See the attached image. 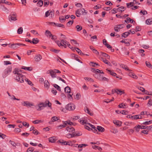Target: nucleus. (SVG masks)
I'll use <instances>...</instances> for the list:
<instances>
[{
  "mask_svg": "<svg viewBox=\"0 0 152 152\" xmlns=\"http://www.w3.org/2000/svg\"><path fill=\"white\" fill-rule=\"evenodd\" d=\"M23 31V29L22 27H20L18 28L17 30V33L18 34H21Z\"/></svg>",
  "mask_w": 152,
  "mask_h": 152,
  "instance_id": "obj_36",
  "label": "nucleus"
},
{
  "mask_svg": "<svg viewBox=\"0 0 152 152\" xmlns=\"http://www.w3.org/2000/svg\"><path fill=\"white\" fill-rule=\"evenodd\" d=\"M66 137L68 138L73 137H74L73 133H72V134H68L66 135Z\"/></svg>",
  "mask_w": 152,
  "mask_h": 152,
  "instance_id": "obj_47",
  "label": "nucleus"
},
{
  "mask_svg": "<svg viewBox=\"0 0 152 152\" xmlns=\"http://www.w3.org/2000/svg\"><path fill=\"white\" fill-rule=\"evenodd\" d=\"M25 45L21 43H16L15 44H13L11 45H10L9 47L10 48H12L14 49H16L17 48H18V46L20 45Z\"/></svg>",
  "mask_w": 152,
  "mask_h": 152,
  "instance_id": "obj_7",
  "label": "nucleus"
},
{
  "mask_svg": "<svg viewBox=\"0 0 152 152\" xmlns=\"http://www.w3.org/2000/svg\"><path fill=\"white\" fill-rule=\"evenodd\" d=\"M58 120V117L56 116L53 117L51 119L50 121L49 122V123H51L52 122L56 121Z\"/></svg>",
  "mask_w": 152,
  "mask_h": 152,
  "instance_id": "obj_19",
  "label": "nucleus"
},
{
  "mask_svg": "<svg viewBox=\"0 0 152 152\" xmlns=\"http://www.w3.org/2000/svg\"><path fill=\"white\" fill-rule=\"evenodd\" d=\"M22 69H24L26 70H28L29 71H31L32 70V67H27L26 66H23V67L21 68Z\"/></svg>",
  "mask_w": 152,
  "mask_h": 152,
  "instance_id": "obj_20",
  "label": "nucleus"
},
{
  "mask_svg": "<svg viewBox=\"0 0 152 152\" xmlns=\"http://www.w3.org/2000/svg\"><path fill=\"white\" fill-rule=\"evenodd\" d=\"M96 129H98L99 132H103L104 131V129L103 127L99 126H97Z\"/></svg>",
  "mask_w": 152,
  "mask_h": 152,
  "instance_id": "obj_22",
  "label": "nucleus"
},
{
  "mask_svg": "<svg viewBox=\"0 0 152 152\" xmlns=\"http://www.w3.org/2000/svg\"><path fill=\"white\" fill-rule=\"evenodd\" d=\"M100 53L104 57H105L107 59H109L110 58V56L108 54H107L106 53H104L103 52H100Z\"/></svg>",
  "mask_w": 152,
  "mask_h": 152,
  "instance_id": "obj_32",
  "label": "nucleus"
},
{
  "mask_svg": "<svg viewBox=\"0 0 152 152\" xmlns=\"http://www.w3.org/2000/svg\"><path fill=\"white\" fill-rule=\"evenodd\" d=\"M124 7H118V8L117 9V10L118 11L120 12V11H124Z\"/></svg>",
  "mask_w": 152,
  "mask_h": 152,
  "instance_id": "obj_45",
  "label": "nucleus"
},
{
  "mask_svg": "<svg viewBox=\"0 0 152 152\" xmlns=\"http://www.w3.org/2000/svg\"><path fill=\"white\" fill-rule=\"evenodd\" d=\"M113 123L119 127L121 126L122 122L120 121H113Z\"/></svg>",
  "mask_w": 152,
  "mask_h": 152,
  "instance_id": "obj_23",
  "label": "nucleus"
},
{
  "mask_svg": "<svg viewBox=\"0 0 152 152\" xmlns=\"http://www.w3.org/2000/svg\"><path fill=\"white\" fill-rule=\"evenodd\" d=\"M66 109L69 110H74L75 108V105L72 103H69L66 105Z\"/></svg>",
  "mask_w": 152,
  "mask_h": 152,
  "instance_id": "obj_5",
  "label": "nucleus"
},
{
  "mask_svg": "<svg viewBox=\"0 0 152 152\" xmlns=\"http://www.w3.org/2000/svg\"><path fill=\"white\" fill-rule=\"evenodd\" d=\"M9 20L10 21H16L17 20V15L15 12H11L9 16Z\"/></svg>",
  "mask_w": 152,
  "mask_h": 152,
  "instance_id": "obj_3",
  "label": "nucleus"
},
{
  "mask_svg": "<svg viewBox=\"0 0 152 152\" xmlns=\"http://www.w3.org/2000/svg\"><path fill=\"white\" fill-rule=\"evenodd\" d=\"M124 25L123 24H121L115 25L114 27V29L115 31H119V29L120 28H123L124 27Z\"/></svg>",
  "mask_w": 152,
  "mask_h": 152,
  "instance_id": "obj_11",
  "label": "nucleus"
},
{
  "mask_svg": "<svg viewBox=\"0 0 152 152\" xmlns=\"http://www.w3.org/2000/svg\"><path fill=\"white\" fill-rule=\"evenodd\" d=\"M39 42V40L37 39L33 38L31 41V43L34 44H36L38 43Z\"/></svg>",
  "mask_w": 152,
  "mask_h": 152,
  "instance_id": "obj_33",
  "label": "nucleus"
},
{
  "mask_svg": "<svg viewBox=\"0 0 152 152\" xmlns=\"http://www.w3.org/2000/svg\"><path fill=\"white\" fill-rule=\"evenodd\" d=\"M146 23L148 25H151L152 24V18L147 19L146 20Z\"/></svg>",
  "mask_w": 152,
  "mask_h": 152,
  "instance_id": "obj_31",
  "label": "nucleus"
},
{
  "mask_svg": "<svg viewBox=\"0 0 152 152\" xmlns=\"http://www.w3.org/2000/svg\"><path fill=\"white\" fill-rule=\"evenodd\" d=\"M64 124H65L66 126L67 124L69 125L70 126H71L72 125H74L73 123L72 122H70L69 121H65L64 122Z\"/></svg>",
  "mask_w": 152,
  "mask_h": 152,
  "instance_id": "obj_29",
  "label": "nucleus"
},
{
  "mask_svg": "<svg viewBox=\"0 0 152 152\" xmlns=\"http://www.w3.org/2000/svg\"><path fill=\"white\" fill-rule=\"evenodd\" d=\"M87 145H88L86 144H82L78 145V146H77V147L81 148L83 147V146L86 147Z\"/></svg>",
  "mask_w": 152,
  "mask_h": 152,
  "instance_id": "obj_53",
  "label": "nucleus"
},
{
  "mask_svg": "<svg viewBox=\"0 0 152 152\" xmlns=\"http://www.w3.org/2000/svg\"><path fill=\"white\" fill-rule=\"evenodd\" d=\"M59 20L61 23L63 22V21H65L66 20V18H64L63 16H61L59 18Z\"/></svg>",
  "mask_w": 152,
  "mask_h": 152,
  "instance_id": "obj_49",
  "label": "nucleus"
},
{
  "mask_svg": "<svg viewBox=\"0 0 152 152\" xmlns=\"http://www.w3.org/2000/svg\"><path fill=\"white\" fill-rule=\"evenodd\" d=\"M146 66L149 68H151L152 69V66L151 64L149 62L147 61L145 62Z\"/></svg>",
  "mask_w": 152,
  "mask_h": 152,
  "instance_id": "obj_46",
  "label": "nucleus"
},
{
  "mask_svg": "<svg viewBox=\"0 0 152 152\" xmlns=\"http://www.w3.org/2000/svg\"><path fill=\"white\" fill-rule=\"evenodd\" d=\"M65 91L67 93H70V88L69 86L66 87L64 89Z\"/></svg>",
  "mask_w": 152,
  "mask_h": 152,
  "instance_id": "obj_34",
  "label": "nucleus"
},
{
  "mask_svg": "<svg viewBox=\"0 0 152 152\" xmlns=\"http://www.w3.org/2000/svg\"><path fill=\"white\" fill-rule=\"evenodd\" d=\"M87 14L85 12V10L84 8L79 9L77 10L75 12V14L77 17H79L81 14L85 15Z\"/></svg>",
  "mask_w": 152,
  "mask_h": 152,
  "instance_id": "obj_4",
  "label": "nucleus"
},
{
  "mask_svg": "<svg viewBox=\"0 0 152 152\" xmlns=\"http://www.w3.org/2000/svg\"><path fill=\"white\" fill-rule=\"evenodd\" d=\"M85 111L88 114L91 116H92L93 115V112L89 111L88 108L87 107H86L85 108Z\"/></svg>",
  "mask_w": 152,
  "mask_h": 152,
  "instance_id": "obj_15",
  "label": "nucleus"
},
{
  "mask_svg": "<svg viewBox=\"0 0 152 152\" xmlns=\"http://www.w3.org/2000/svg\"><path fill=\"white\" fill-rule=\"evenodd\" d=\"M13 73L16 75V80L17 81L20 83L24 82V79H25V77L22 75L21 70L16 68L14 69Z\"/></svg>",
  "mask_w": 152,
  "mask_h": 152,
  "instance_id": "obj_1",
  "label": "nucleus"
},
{
  "mask_svg": "<svg viewBox=\"0 0 152 152\" xmlns=\"http://www.w3.org/2000/svg\"><path fill=\"white\" fill-rule=\"evenodd\" d=\"M50 84L48 80H45L44 83V86L45 87L49 88V87Z\"/></svg>",
  "mask_w": 152,
  "mask_h": 152,
  "instance_id": "obj_27",
  "label": "nucleus"
},
{
  "mask_svg": "<svg viewBox=\"0 0 152 152\" xmlns=\"http://www.w3.org/2000/svg\"><path fill=\"white\" fill-rule=\"evenodd\" d=\"M152 123V121L150 120L149 121H146L143 122L142 123V124H145V125H148L151 124Z\"/></svg>",
  "mask_w": 152,
  "mask_h": 152,
  "instance_id": "obj_43",
  "label": "nucleus"
},
{
  "mask_svg": "<svg viewBox=\"0 0 152 152\" xmlns=\"http://www.w3.org/2000/svg\"><path fill=\"white\" fill-rule=\"evenodd\" d=\"M66 130L69 132L71 133H74L75 132V129L71 126H67L66 128Z\"/></svg>",
  "mask_w": 152,
  "mask_h": 152,
  "instance_id": "obj_10",
  "label": "nucleus"
},
{
  "mask_svg": "<svg viewBox=\"0 0 152 152\" xmlns=\"http://www.w3.org/2000/svg\"><path fill=\"white\" fill-rule=\"evenodd\" d=\"M74 22L73 20H70L68 22L66 23V25L68 26H69L70 24L72 25Z\"/></svg>",
  "mask_w": 152,
  "mask_h": 152,
  "instance_id": "obj_56",
  "label": "nucleus"
},
{
  "mask_svg": "<svg viewBox=\"0 0 152 152\" xmlns=\"http://www.w3.org/2000/svg\"><path fill=\"white\" fill-rule=\"evenodd\" d=\"M73 134L75 137V136H81L82 135V133L81 132H76L75 133L74 132Z\"/></svg>",
  "mask_w": 152,
  "mask_h": 152,
  "instance_id": "obj_30",
  "label": "nucleus"
},
{
  "mask_svg": "<svg viewBox=\"0 0 152 152\" xmlns=\"http://www.w3.org/2000/svg\"><path fill=\"white\" fill-rule=\"evenodd\" d=\"M120 67L122 68L125 69L126 70L129 71V70L128 67L125 65L123 64H121L120 65Z\"/></svg>",
  "mask_w": 152,
  "mask_h": 152,
  "instance_id": "obj_28",
  "label": "nucleus"
},
{
  "mask_svg": "<svg viewBox=\"0 0 152 152\" xmlns=\"http://www.w3.org/2000/svg\"><path fill=\"white\" fill-rule=\"evenodd\" d=\"M106 46L108 49H111V51L112 52H113L114 51V50L113 49V50L112 49V47L111 46H110L109 45L107 44L105 45Z\"/></svg>",
  "mask_w": 152,
  "mask_h": 152,
  "instance_id": "obj_55",
  "label": "nucleus"
},
{
  "mask_svg": "<svg viewBox=\"0 0 152 152\" xmlns=\"http://www.w3.org/2000/svg\"><path fill=\"white\" fill-rule=\"evenodd\" d=\"M66 126L65 124H64V122L63 124H61L59 125L58 126H57V127L58 129H62V128L65 127Z\"/></svg>",
  "mask_w": 152,
  "mask_h": 152,
  "instance_id": "obj_37",
  "label": "nucleus"
},
{
  "mask_svg": "<svg viewBox=\"0 0 152 152\" xmlns=\"http://www.w3.org/2000/svg\"><path fill=\"white\" fill-rule=\"evenodd\" d=\"M80 123L82 124H86L88 125V123H87V121L86 120L82 119L80 120Z\"/></svg>",
  "mask_w": 152,
  "mask_h": 152,
  "instance_id": "obj_58",
  "label": "nucleus"
},
{
  "mask_svg": "<svg viewBox=\"0 0 152 152\" xmlns=\"http://www.w3.org/2000/svg\"><path fill=\"white\" fill-rule=\"evenodd\" d=\"M136 4V2L134 3V2H131L129 3H126L127 7L128 8H129L133 6L134 4Z\"/></svg>",
  "mask_w": 152,
  "mask_h": 152,
  "instance_id": "obj_24",
  "label": "nucleus"
},
{
  "mask_svg": "<svg viewBox=\"0 0 152 152\" xmlns=\"http://www.w3.org/2000/svg\"><path fill=\"white\" fill-rule=\"evenodd\" d=\"M93 70V72H94L95 74L96 73H100L101 74H104V72L101 70H100L99 69H96L95 68H93L92 69Z\"/></svg>",
  "mask_w": 152,
  "mask_h": 152,
  "instance_id": "obj_13",
  "label": "nucleus"
},
{
  "mask_svg": "<svg viewBox=\"0 0 152 152\" xmlns=\"http://www.w3.org/2000/svg\"><path fill=\"white\" fill-rule=\"evenodd\" d=\"M25 81L28 84L32 86L33 84L30 80H29L27 78L25 79Z\"/></svg>",
  "mask_w": 152,
  "mask_h": 152,
  "instance_id": "obj_44",
  "label": "nucleus"
},
{
  "mask_svg": "<svg viewBox=\"0 0 152 152\" xmlns=\"http://www.w3.org/2000/svg\"><path fill=\"white\" fill-rule=\"evenodd\" d=\"M76 50V51L80 55H84V54L83 53L82 51H81V50L78 48H76L75 49Z\"/></svg>",
  "mask_w": 152,
  "mask_h": 152,
  "instance_id": "obj_38",
  "label": "nucleus"
},
{
  "mask_svg": "<svg viewBox=\"0 0 152 152\" xmlns=\"http://www.w3.org/2000/svg\"><path fill=\"white\" fill-rule=\"evenodd\" d=\"M101 59L102 61L105 64H108V61L106 59H104L103 58H101Z\"/></svg>",
  "mask_w": 152,
  "mask_h": 152,
  "instance_id": "obj_61",
  "label": "nucleus"
},
{
  "mask_svg": "<svg viewBox=\"0 0 152 152\" xmlns=\"http://www.w3.org/2000/svg\"><path fill=\"white\" fill-rule=\"evenodd\" d=\"M88 125L90 126L92 129L91 130H92L94 132L96 133V132L97 131V129H96L94 125L88 123Z\"/></svg>",
  "mask_w": 152,
  "mask_h": 152,
  "instance_id": "obj_16",
  "label": "nucleus"
},
{
  "mask_svg": "<svg viewBox=\"0 0 152 152\" xmlns=\"http://www.w3.org/2000/svg\"><path fill=\"white\" fill-rule=\"evenodd\" d=\"M42 58V57L39 54L36 56L35 58V60L36 61H39Z\"/></svg>",
  "mask_w": 152,
  "mask_h": 152,
  "instance_id": "obj_18",
  "label": "nucleus"
},
{
  "mask_svg": "<svg viewBox=\"0 0 152 152\" xmlns=\"http://www.w3.org/2000/svg\"><path fill=\"white\" fill-rule=\"evenodd\" d=\"M21 104L23 106H25L27 107H31L34 105V104L31 103L28 101H24L21 102Z\"/></svg>",
  "mask_w": 152,
  "mask_h": 152,
  "instance_id": "obj_9",
  "label": "nucleus"
},
{
  "mask_svg": "<svg viewBox=\"0 0 152 152\" xmlns=\"http://www.w3.org/2000/svg\"><path fill=\"white\" fill-rule=\"evenodd\" d=\"M76 28L78 31H80L82 29V26L79 25H77L76 26Z\"/></svg>",
  "mask_w": 152,
  "mask_h": 152,
  "instance_id": "obj_39",
  "label": "nucleus"
},
{
  "mask_svg": "<svg viewBox=\"0 0 152 152\" xmlns=\"http://www.w3.org/2000/svg\"><path fill=\"white\" fill-rule=\"evenodd\" d=\"M34 150V148H29L27 149V152H33Z\"/></svg>",
  "mask_w": 152,
  "mask_h": 152,
  "instance_id": "obj_50",
  "label": "nucleus"
},
{
  "mask_svg": "<svg viewBox=\"0 0 152 152\" xmlns=\"http://www.w3.org/2000/svg\"><path fill=\"white\" fill-rule=\"evenodd\" d=\"M66 145H69V146H72V143L71 141H68L67 142L66 141Z\"/></svg>",
  "mask_w": 152,
  "mask_h": 152,
  "instance_id": "obj_64",
  "label": "nucleus"
},
{
  "mask_svg": "<svg viewBox=\"0 0 152 152\" xmlns=\"http://www.w3.org/2000/svg\"><path fill=\"white\" fill-rule=\"evenodd\" d=\"M58 142L59 143L61 144L62 145H66L65 144L66 141H64L63 140H58Z\"/></svg>",
  "mask_w": 152,
  "mask_h": 152,
  "instance_id": "obj_48",
  "label": "nucleus"
},
{
  "mask_svg": "<svg viewBox=\"0 0 152 152\" xmlns=\"http://www.w3.org/2000/svg\"><path fill=\"white\" fill-rule=\"evenodd\" d=\"M49 140L50 142L53 143L56 140L54 137H52L49 138Z\"/></svg>",
  "mask_w": 152,
  "mask_h": 152,
  "instance_id": "obj_40",
  "label": "nucleus"
},
{
  "mask_svg": "<svg viewBox=\"0 0 152 152\" xmlns=\"http://www.w3.org/2000/svg\"><path fill=\"white\" fill-rule=\"evenodd\" d=\"M43 4V2L42 0H39L37 4V6L39 7H41Z\"/></svg>",
  "mask_w": 152,
  "mask_h": 152,
  "instance_id": "obj_26",
  "label": "nucleus"
},
{
  "mask_svg": "<svg viewBox=\"0 0 152 152\" xmlns=\"http://www.w3.org/2000/svg\"><path fill=\"white\" fill-rule=\"evenodd\" d=\"M46 102H48V103H47V106H48L50 108V109H52L51 105L52 104L51 103H50L49 101H46Z\"/></svg>",
  "mask_w": 152,
  "mask_h": 152,
  "instance_id": "obj_59",
  "label": "nucleus"
},
{
  "mask_svg": "<svg viewBox=\"0 0 152 152\" xmlns=\"http://www.w3.org/2000/svg\"><path fill=\"white\" fill-rule=\"evenodd\" d=\"M45 34L47 37H51L52 35L51 34V32L50 31H49L48 30H46L45 32Z\"/></svg>",
  "mask_w": 152,
  "mask_h": 152,
  "instance_id": "obj_17",
  "label": "nucleus"
},
{
  "mask_svg": "<svg viewBox=\"0 0 152 152\" xmlns=\"http://www.w3.org/2000/svg\"><path fill=\"white\" fill-rule=\"evenodd\" d=\"M94 76L96 78L100 81L101 80L103 77V76L101 75L98 73L95 74L94 75Z\"/></svg>",
  "mask_w": 152,
  "mask_h": 152,
  "instance_id": "obj_14",
  "label": "nucleus"
},
{
  "mask_svg": "<svg viewBox=\"0 0 152 152\" xmlns=\"http://www.w3.org/2000/svg\"><path fill=\"white\" fill-rule=\"evenodd\" d=\"M147 105H148V106H151L152 105V99H150Z\"/></svg>",
  "mask_w": 152,
  "mask_h": 152,
  "instance_id": "obj_57",
  "label": "nucleus"
},
{
  "mask_svg": "<svg viewBox=\"0 0 152 152\" xmlns=\"http://www.w3.org/2000/svg\"><path fill=\"white\" fill-rule=\"evenodd\" d=\"M50 50L56 53H58L59 52V50L53 48L51 49H50Z\"/></svg>",
  "mask_w": 152,
  "mask_h": 152,
  "instance_id": "obj_62",
  "label": "nucleus"
},
{
  "mask_svg": "<svg viewBox=\"0 0 152 152\" xmlns=\"http://www.w3.org/2000/svg\"><path fill=\"white\" fill-rule=\"evenodd\" d=\"M109 72V73L111 75L113 76H115L116 75V74L115 73L112 72L111 71L109 70H108L107 69H106Z\"/></svg>",
  "mask_w": 152,
  "mask_h": 152,
  "instance_id": "obj_42",
  "label": "nucleus"
},
{
  "mask_svg": "<svg viewBox=\"0 0 152 152\" xmlns=\"http://www.w3.org/2000/svg\"><path fill=\"white\" fill-rule=\"evenodd\" d=\"M47 106V104L46 102L41 103L38 104L39 108L37 109V110L40 111Z\"/></svg>",
  "mask_w": 152,
  "mask_h": 152,
  "instance_id": "obj_6",
  "label": "nucleus"
},
{
  "mask_svg": "<svg viewBox=\"0 0 152 152\" xmlns=\"http://www.w3.org/2000/svg\"><path fill=\"white\" fill-rule=\"evenodd\" d=\"M111 132L113 133L116 134L118 132V130L114 127H112L111 128Z\"/></svg>",
  "mask_w": 152,
  "mask_h": 152,
  "instance_id": "obj_21",
  "label": "nucleus"
},
{
  "mask_svg": "<svg viewBox=\"0 0 152 152\" xmlns=\"http://www.w3.org/2000/svg\"><path fill=\"white\" fill-rule=\"evenodd\" d=\"M1 3H4L10 5L9 2L7 1H6L4 0H0V4Z\"/></svg>",
  "mask_w": 152,
  "mask_h": 152,
  "instance_id": "obj_51",
  "label": "nucleus"
},
{
  "mask_svg": "<svg viewBox=\"0 0 152 152\" xmlns=\"http://www.w3.org/2000/svg\"><path fill=\"white\" fill-rule=\"evenodd\" d=\"M53 86L56 88L57 89V90L59 91H61V89L60 87L58 85L54 84L53 85Z\"/></svg>",
  "mask_w": 152,
  "mask_h": 152,
  "instance_id": "obj_41",
  "label": "nucleus"
},
{
  "mask_svg": "<svg viewBox=\"0 0 152 152\" xmlns=\"http://www.w3.org/2000/svg\"><path fill=\"white\" fill-rule=\"evenodd\" d=\"M130 34L129 32H125L122 34V37L125 38L127 37Z\"/></svg>",
  "mask_w": 152,
  "mask_h": 152,
  "instance_id": "obj_25",
  "label": "nucleus"
},
{
  "mask_svg": "<svg viewBox=\"0 0 152 152\" xmlns=\"http://www.w3.org/2000/svg\"><path fill=\"white\" fill-rule=\"evenodd\" d=\"M117 94H120V95H121L123 94H124L125 93L124 90L121 91V90L118 89H117Z\"/></svg>",
  "mask_w": 152,
  "mask_h": 152,
  "instance_id": "obj_35",
  "label": "nucleus"
},
{
  "mask_svg": "<svg viewBox=\"0 0 152 152\" xmlns=\"http://www.w3.org/2000/svg\"><path fill=\"white\" fill-rule=\"evenodd\" d=\"M131 118L132 119L137 120L142 119V118L140 115H136L132 116L131 117Z\"/></svg>",
  "mask_w": 152,
  "mask_h": 152,
  "instance_id": "obj_12",
  "label": "nucleus"
},
{
  "mask_svg": "<svg viewBox=\"0 0 152 152\" xmlns=\"http://www.w3.org/2000/svg\"><path fill=\"white\" fill-rule=\"evenodd\" d=\"M91 64V65L92 66L94 67H96V66H97L98 65V64L96 63H94L93 62H90V64Z\"/></svg>",
  "mask_w": 152,
  "mask_h": 152,
  "instance_id": "obj_54",
  "label": "nucleus"
},
{
  "mask_svg": "<svg viewBox=\"0 0 152 152\" xmlns=\"http://www.w3.org/2000/svg\"><path fill=\"white\" fill-rule=\"evenodd\" d=\"M12 71V67L8 66L6 68L4 71L2 75V77L3 78L6 77Z\"/></svg>",
  "mask_w": 152,
  "mask_h": 152,
  "instance_id": "obj_2",
  "label": "nucleus"
},
{
  "mask_svg": "<svg viewBox=\"0 0 152 152\" xmlns=\"http://www.w3.org/2000/svg\"><path fill=\"white\" fill-rule=\"evenodd\" d=\"M54 71L52 69L49 70L47 71V73L48 74H50L51 77L54 78L56 77V74Z\"/></svg>",
  "mask_w": 152,
  "mask_h": 152,
  "instance_id": "obj_8",
  "label": "nucleus"
},
{
  "mask_svg": "<svg viewBox=\"0 0 152 152\" xmlns=\"http://www.w3.org/2000/svg\"><path fill=\"white\" fill-rule=\"evenodd\" d=\"M134 129H135V130L137 132H138L140 129V127H139V125H137V126H135Z\"/></svg>",
  "mask_w": 152,
  "mask_h": 152,
  "instance_id": "obj_60",
  "label": "nucleus"
},
{
  "mask_svg": "<svg viewBox=\"0 0 152 152\" xmlns=\"http://www.w3.org/2000/svg\"><path fill=\"white\" fill-rule=\"evenodd\" d=\"M54 11L53 10H52L49 14V15H50L51 17L52 18L54 16Z\"/></svg>",
  "mask_w": 152,
  "mask_h": 152,
  "instance_id": "obj_52",
  "label": "nucleus"
},
{
  "mask_svg": "<svg viewBox=\"0 0 152 152\" xmlns=\"http://www.w3.org/2000/svg\"><path fill=\"white\" fill-rule=\"evenodd\" d=\"M49 2L48 0H45L44 3V6H46V5H48Z\"/></svg>",
  "mask_w": 152,
  "mask_h": 152,
  "instance_id": "obj_63",
  "label": "nucleus"
}]
</instances>
